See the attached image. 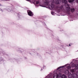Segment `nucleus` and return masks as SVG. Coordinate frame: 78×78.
I'll list each match as a JSON object with an SVG mask.
<instances>
[{
    "mask_svg": "<svg viewBox=\"0 0 78 78\" xmlns=\"http://www.w3.org/2000/svg\"><path fill=\"white\" fill-rule=\"evenodd\" d=\"M62 3H64L65 5L66 6V11H68V14H70L69 11H70V5L67 4V1L66 0H62Z\"/></svg>",
    "mask_w": 78,
    "mask_h": 78,
    "instance_id": "1",
    "label": "nucleus"
},
{
    "mask_svg": "<svg viewBox=\"0 0 78 78\" xmlns=\"http://www.w3.org/2000/svg\"><path fill=\"white\" fill-rule=\"evenodd\" d=\"M74 67H75L76 68V69H78V64H74Z\"/></svg>",
    "mask_w": 78,
    "mask_h": 78,
    "instance_id": "5",
    "label": "nucleus"
},
{
    "mask_svg": "<svg viewBox=\"0 0 78 78\" xmlns=\"http://www.w3.org/2000/svg\"><path fill=\"white\" fill-rule=\"evenodd\" d=\"M61 2V0H55V3L57 5H59Z\"/></svg>",
    "mask_w": 78,
    "mask_h": 78,
    "instance_id": "4",
    "label": "nucleus"
},
{
    "mask_svg": "<svg viewBox=\"0 0 78 78\" xmlns=\"http://www.w3.org/2000/svg\"><path fill=\"white\" fill-rule=\"evenodd\" d=\"M57 76H58V78L59 77H61V73H59L57 75Z\"/></svg>",
    "mask_w": 78,
    "mask_h": 78,
    "instance_id": "7",
    "label": "nucleus"
},
{
    "mask_svg": "<svg viewBox=\"0 0 78 78\" xmlns=\"http://www.w3.org/2000/svg\"><path fill=\"white\" fill-rule=\"evenodd\" d=\"M68 68H69V69H70L71 67H70V66H68Z\"/></svg>",
    "mask_w": 78,
    "mask_h": 78,
    "instance_id": "16",
    "label": "nucleus"
},
{
    "mask_svg": "<svg viewBox=\"0 0 78 78\" xmlns=\"http://www.w3.org/2000/svg\"><path fill=\"white\" fill-rule=\"evenodd\" d=\"M44 3L45 4H46V6H48V4H49V2L48 1L44 2Z\"/></svg>",
    "mask_w": 78,
    "mask_h": 78,
    "instance_id": "6",
    "label": "nucleus"
},
{
    "mask_svg": "<svg viewBox=\"0 0 78 78\" xmlns=\"http://www.w3.org/2000/svg\"><path fill=\"white\" fill-rule=\"evenodd\" d=\"M45 1H49V0H44Z\"/></svg>",
    "mask_w": 78,
    "mask_h": 78,
    "instance_id": "18",
    "label": "nucleus"
},
{
    "mask_svg": "<svg viewBox=\"0 0 78 78\" xmlns=\"http://www.w3.org/2000/svg\"><path fill=\"white\" fill-rule=\"evenodd\" d=\"M71 12H73L75 11V9L74 8L71 9Z\"/></svg>",
    "mask_w": 78,
    "mask_h": 78,
    "instance_id": "8",
    "label": "nucleus"
},
{
    "mask_svg": "<svg viewBox=\"0 0 78 78\" xmlns=\"http://www.w3.org/2000/svg\"><path fill=\"white\" fill-rule=\"evenodd\" d=\"M71 72L73 73H74V72H75V69H71Z\"/></svg>",
    "mask_w": 78,
    "mask_h": 78,
    "instance_id": "11",
    "label": "nucleus"
},
{
    "mask_svg": "<svg viewBox=\"0 0 78 78\" xmlns=\"http://www.w3.org/2000/svg\"><path fill=\"white\" fill-rule=\"evenodd\" d=\"M51 14L52 15H53V14H54V13L53 12H51Z\"/></svg>",
    "mask_w": 78,
    "mask_h": 78,
    "instance_id": "17",
    "label": "nucleus"
},
{
    "mask_svg": "<svg viewBox=\"0 0 78 78\" xmlns=\"http://www.w3.org/2000/svg\"><path fill=\"white\" fill-rule=\"evenodd\" d=\"M51 7L52 9H53V8H54V5L53 4H51Z\"/></svg>",
    "mask_w": 78,
    "mask_h": 78,
    "instance_id": "10",
    "label": "nucleus"
},
{
    "mask_svg": "<svg viewBox=\"0 0 78 78\" xmlns=\"http://www.w3.org/2000/svg\"><path fill=\"white\" fill-rule=\"evenodd\" d=\"M36 4H39V1H36Z\"/></svg>",
    "mask_w": 78,
    "mask_h": 78,
    "instance_id": "15",
    "label": "nucleus"
},
{
    "mask_svg": "<svg viewBox=\"0 0 78 78\" xmlns=\"http://www.w3.org/2000/svg\"><path fill=\"white\" fill-rule=\"evenodd\" d=\"M53 78H59L58 77V76H53Z\"/></svg>",
    "mask_w": 78,
    "mask_h": 78,
    "instance_id": "13",
    "label": "nucleus"
},
{
    "mask_svg": "<svg viewBox=\"0 0 78 78\" xmlns=\"http://www.w3.org/2000/svg\"><path fill=\"white\" fill-rule=\"evenodd\" d=\"M66 76L65 75H63V76H62V78H66Z\"/></svg>",
    "mask_w": 78,
    "mask_h": 78,
    "instance_id": "12",
    "label": "nucleus"
},
{
    "mask_svg": "<svg viewBox=\"0 0 78 78\" xmlns=\"http://www.w3.org/2000/svg\"><path fill=\"white\" fill-rule=\"evenodd\" d=\"M59 11H64V5H62L60 6L58 8Z\"/></svg>",
    "mask_w": 78,
    "mask_h": 78,
    "instance_id": "2",
    "label": "nucleus"
},
{
    "mask_svg": "<svg viewBox=\"0 0 78 78\" xmlns=\"http://www.w3.org/2000/svg\"><path fill=\"white\" fill-rule=\"evenodd\" d=\"M42 7H44V6H42Z\"/></svg>",
    "mask_w": 78,
    "mask_h": 78,
    "instance_id": "22",
    "label": "nucleus"
},
{
    "mask_svg": "<svg viewBox=\"0 0 78 78\" xmlns=\"http://www.w3.org/2000/svg\"><path fill=\"white\" fill-rule=\"evenodd\" d=\"M28 15L30 16H33V13L31 11H27Z\"/></svg>",
    "mask_w": 78,
    "mask_h": 78,
    "instance_id": "3",
    "label": "nucleus"
},
{
    "mask_svg": "<svg viewBox=\"0 0 78 78\" xmlns=\"http://www.w3.org/2000/svg\"><path fill=\"white\" fill-rule=\"evenodd\" d=\"M69 46H70V44H69Z\"/></svg>",
    "mask_w": 78,
    "mask_h": 78,
    "instance_id": "21",
    "label": "nucleus"
},
{
    "mask_svg": "<svg viewBox=\"0 0 78 78\" xmlns=\"http://www.w3.org/2000/svg\"><path fill=\"white\" fill-rule=\"evenodd\" d=\"M74 2V0H68V2L69 3H72Z\"/></svg>",
    "mask_w": 78,
    "mask_h": 78,
    "instance_id": "9",
    "label": "nucleus"
},
{
    "mask_svg": "<svg viewBox=\"0 0 78 78\" xmlns=\"http://www.w3.org/2000/svg\"><path fill=\"white\" fill-rule=\"evenodd\" d=\"M27 1H30V0H26Z\"/></svg>",
    "mask_w": 78,
    "mask_h": 78,
    "instance_id": "19",
    "label": "nucleus"
},
{
    "mask_svg": "<svg viewBox=\"0 0 78 78\" xmlns=\"http://www.w3.org/2000/svg\"><path fill=\"white\" fill-rule=\"evenodd\" d=\"M63 67V66H60L57 68V70H59V69H61V68H62Z\"/></svg>",
    "mask_w": 78,
    "mask_h": 78,
    "instance_id": "14",
    "label": "nucleus"
},
{
    "mask_svg": "<svg viewBox=\"0 0 78 78\" xmlns=\"http://www.w3.org/2000/svg\"><path fill=\"white\" fill-rule=\"evenodd\" d=\"M0 6H1V5H0Z\"/></svg>",
    "mask_w": 78,
    "mask_h": 78,
    "instance_id": "23",
    "label": "nucleus"
},
{
    "mask_svg": "<svg viewBox=\"0 0 78 78\" xmlns=\"http://www.w3.org/2000/svg\"><path fill=\"white\" fill-rule=\"evenodd\" d=\"M67 72H68V73H69V71H67Z\"/></svg>",
    "mask_w": 78,
    "mask_h": 78,
    "instance_id": "20",
    "label": "nucleus"
}]
</instances>
